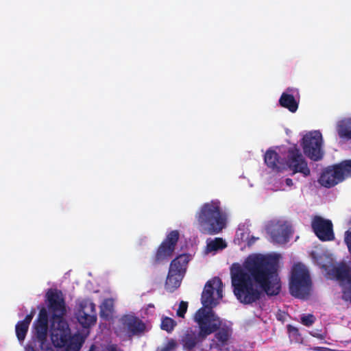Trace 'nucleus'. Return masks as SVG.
<instances>
[{
	"label": "nucleus",
	"instance_id": "obj_1",
	"mask_svg": "<svg viewBox=\"0 0 351 351\" xmlns=\"http://www.w3.org/2000/svg\"><path fill=\"white\" fill-rule=\"evenodd\" d=\"M278 267V256L276 254H254L241 265H232L231 282L237 299L243 304H252L259 300L263 293L277 295L281 289Z\"/></svg>",
	"mask_w": 351,
	"mask_h": 351
},
{
	"label": "nucleus",
	"instance_id": "obj_2",
	"mask_svg": "<svg viewBox=\"0 0 351 351\" xmlns=\"http://www.w3.org/2000/svg\"><path fill=\"white\" fill-rule=\"evenodd\" d=\"M47 308L51 313V340L56 348L68 346L71 341L69 324L64 319L66 310L64 299L60 291L49 289L46 293Z\"/></svg>",
	"mask_w": 351,
	"mask_h": 351
},
{
	"label": "nucleus",
	"instance_id": "obj_3",
	"mask_svg": "<svg viewBox=\"0 0 351 351\" xmlns=\"http://www.w3.org/2000/svg\"><path fill=\"white\" fill-rule=\"evenodd\" d=\"M194 319L199 326V332L192 328H188L180 340L184 350L188 351L193 350L208 335L215 332L221 325L220 318L213 311H206L204 308L197 311Z\"/></svg>",
	"mask_w": 351,
	"mask_h": 351
},
{
	"label": "nucleus",
	"instance_id": "obj_4",
	"mask_svg": "<svg viewBox=\"0 0 351 351\" xmlns=\"http://www.w3.org/2000/svg\"><path fill=\"white\" fill-rule=\"evenodd\" d=\"M195 217L200 231L204 234H218L226 226V215L217 199L204 203L196 213Z\"/></svg>",
	"mask_w": 351,
	"mask_h": 351
},
{
	"label": "nucleus",
	"instance_id": "obj_5",
	"mask_svg": "<svg viewBox=\"0 0 351 351\" xmlns=\"http://www.w3.org/2000/svg\"><path fill=\"white\" fill-rule=\"evenodd\" d=\"M348 178H351V159L328 166L322 171L318 181L322 186L329 189Z\"/></svg>",
	"mask_w": 351,
	"mask_h": 351
},
{
	"label": "nucleus",
	"instance_id": "obj_6",
	"mask_svg": "<svg viewBox=\"0 0 351 351\" xmlns=\"http://www.w3.org/2000/svg\"><path fill=\"white\" fill-rule=\"evenodd\" d=\"M311 280L307 268L301 263L295 264L291 269L289 282L290 293L298 298H304L309 294Z\"/></svg>",
	"mask_w": 351,
	"mask_h": 351
},
{
	"label": "nucleus",
	"instance_id": "obj_7",
	"mask_svg": "<svg viewBox=\"0 0 351 351\" xmlns=\"http://www.w3.org/2000/svg\"><path fill=\"white\" fill-rule=\"evenodd\" d=\"M223 282L219 277H214L205 285L202 293L201 302L204 308L206 311H213L212 308L218 303V300L223 297Z\"/></svg>",
	"mask_w": 351,
	"mask_h": 351
},
{
	"label": "nucleus",
	"instance_id": "obj_8",
	"mask_svg": "<svg viewBox=\"0 0 351 351\" xmlns=\"http://www.w3.org/2000/svg\"><path fill=\"white\" fill-rule=\"evenodd\" d=\"M179 237L178 230H172L167 235L151 259L152 266H156L163 261H168L173 256Z\"/></svg>",
	"mask_w": 351,
	"mask_h": 351
},
{
	"label": "nucleus",
	"instance_id": "obj_9",
	"mask_svg": "<svg viewBox=\"0 0 351 351\" xmlns=\"http://www.w3.org/2000/svg\"><path fill=\"white\" fill-rule=\"evenodd\" d=\"M322 136L318 131L311 132L302 138V147L304 154L313 161H319L324 156L322 149Z\"/></svg>",
	"mask_w": 351,
	"mask_h": 351
},
{
	"label": "nucleus",
	"instance_id": "obj_10",
	"mask_svg": "<svg viewBox=\"0 0 351 351\" xmlns=\"http://www.w3.org/2000/svg\"><path fill=\"white\" fill-rule=\"evenodd\" d=\"M287 165L293 173H300L305 177L311 174L306 160L300 150L296 147H291L288 150Z\"/></svg>",
	"mask_w": 351,
	"mask_h": 351
},
{
	"label": "nucleus",
	"instance_id": "obj_11",
	"mask_svg": "<svg viewBox=\"0 0 351 351\" xmlns=\"http://www.w3.org/2000/svg\"><path fill=\"white\" fill-rule=\"evenodd\" d=\"M311 226L319 240L327 241L335 239L332 223L330 220L315 216L312 221Z\"/></svg>",
	"mask_w": 351,
	"mask_h": 351
},
{
	"label": "nucleus",
	"instance_id": "obj_12",
	"mask_svg": "<svg viewBox=\"0 0 351 351\" xmlns=\"http://www.w3.org/2000/svg\"><path fill=\"white\" fill-rule=\"evenodd\" d=\"M123 328L129 337L140 336L146 330L145 324L138 317L133 314H127L121 318Z\"/></svg>",
	"mask_w": 351,
	"mask_h": 351
},
{
	"label": "nucleus",
	"instance_id": "obj_13",
	"mask_svg": "<svg viewBox=\"0 0 351 351\" xmlns=\"http://www.w3.org/2000/svg\"><path fill=\"white\" fill-rule=\"evenodd\" d=\"M34 328L38 341L41 344L45 343L49 330V315L46 308L40 309L38 317L34 322Z\"/></svg>",
	"mask_w": 351,
	"mask_h": 351
},
{
	"label": "nucleus",
	"instance_id": "obj_14",
	"mask_svg": "<svg viewBox=\"0 0 351 351\" xmlns=\"http://www.w3.org/2000/svg\"><path fill=\"white\" fill-rule=\"evenodd\" d=\"M269 232L273 241L277 243H285L289 240L291 229L288 226L280 224L269 229Z\"/></svg>",
	"mask_w": 351,
	"mask_h": 351
},
{
	"label": "nucleus",
	"instance_id": "obj_15",
	"mask_svg": "<svg viewBox=\"0 0 351 351\" xmlns=\"http://www.w3.org/2000/svg\"><path fill=\"white\" fill-rule=\"evenodd\" d=\"M264 160L266 165L273 170L280 171L285 169L284 160L274 150L268 149L265 154Z\"/></svg>",
	"mask_w": 351,
	"mask_h": 351
},
{
	"label": "nucleus",
	"instance_id": "obj_16",
	"mask_svg": "<svg viewBox=\"0 0 351 351\" xmlns=\"http://www.w3.org/2000/svg\"><path fill=\"white\" fill-rule=\"evenodd\" d=\"M332 274L340 282L351 281V263H341L332 269Z\"/></svg>",
	"mask_w": 351,
	"mask_h": 351
},
{
	"label": "nucleus",
	"instance_id": "obj_17",
	"mask_svg": "<svg viewBox=\"0 0 351 351\" xmlns=\"http://www.w3.org/2000/svg\"><path fill=\"white\" fill-rule=\"evenodd\" d=\"M35 309H32L29 314L27 315L25 319L19 321L15 327L16 335L19 341H23L28 331L29 326L35 315Z\"/></svg>",
	"mask_w": 351,
	"mask_h": 351
},
{
	"label": "nucleus",
	"instance_id": "obj_18",
	"mask_svg": "<svg viewBox=\"0 0 351 351\" xmlns=\"http://www.w3.org/2000/svg\"><path fill=\"white\" fill-rule=\"evenodd\" d=\"M189 261V256L186 254H182L174 258L170 264L169 271H171L172 266L175 270V274L182 276L186 271L187 264Z\"/></svg>",
	"mask_w": 351,
	"mask_h": 351
},
{
	"label": "nucleus",
	"instance_id": "obj_19",
	"mask_svg": "<svg viewBox=\"0 0 351 351\" xmlns=\"http://www.w3.org/2000/svg\"><path fill=\"white\" fill-rule=\"evenodd\" d=\"M336 130L340 138L351 140V118H345L339 121L337 124Z\"/></svg>",
	"mask_w": 351,
	"mask_h": 351
},
{
	"label": "nucleus",
	"instance_id": "obj_20",
	"mask_svg": "<svg viewBox=\"0 0 351 351\" xmlns=\"http://www.w3.org/2000/svg\"><path fill=\"white\" fill-rule=\"evenodd\" d=\"M172 268H173V266ZM174 272L175 270L173 269L169 271L165 285V289L169 293H173L176 290L181 283L182 276L176 274Z\"/></svg>",
	"mask_w": 351,
	"mask_h": 351
},
{
	"label": "nucleus",
	"instance_id": "obj_21",
	"mask_svg": "<svg viewBox=\"0 0 351 351\" xmlns=\"http://www.w3.org/2000/svg\"><path fill=\"white\" fill-rule=\"evenodd\" d=\"M280 105L288 109L291 112H295L298 108V102L295 100L293 95L283 93L279 99Z\"/></svg>",
	"mask_w": 351,
	"mask_h": 351
},
{
	"label": "nucleus",
	"instance_id": "obj_22",
	"mask_svg": "<svg viewBox=\"0 0 351 351\" xmlns=\"http://www.w3.org/2000/svg\"><path fill=\"white\" fill-rule=\"evenodd\" d=\"M100 316L108 319L113 313L114 301L112 298L105 299L100 305Z\"/></svg>",
	"mask_w": 351,
	"mask_h": 351
},
{
	"label": "nucleus",
	"instance_id": "obj_23",
	"mask_svg": "<svg viewBox=\"0 0 351 351\" xmlns=\"http://www.w3.org/2000/svg\"><path fill=\"white\" fill-rule=\"evenodd\" d=\"M215 338L217 345L223 346L226 345L231 335V331L228 328H219L216 331Z\"/></svg>",
	"mask_w": 351,
	"mask_h": 351
},
{
	"label": "nucleus",
	"instance_id": "obj_24",
	"mask_svg": "<svg viewBox=\"0 0 351 351\" xmlns=\"http://www.w3.org/2000/svg\"><path fill=\"white\" fill-rule=\"evenodd\" d=\"M85 305L80 304L75 312V317L79 323L84 328H88V313L84 311Z\"/></svg>",
	"mask_w": 351,
	"mask_h": 351
},
{
	"label": "nucleus",
	"instance_id": "obj_25",
	"mask_svg": "<svg viewBox=\"0 0 351 351\" xmlns=\"http://www.w3.org/2000/svg\"><path fill=\"white\" fill-rule=\"evenodd\" d=\"M206 247L208 252L217 251L225 248L226 243L221 238H215L208 242Z\"/></svg>",
	"mask_w": 351,
	"mask_h": 351
},
{
	"label": "nucleus",
	"instance_id": "obj_26",
	"mask_svg": "<svg viewBox=\"0 0 351 351\" xmlns=\"http://www.w3.org/2000/svg\"><path fill=\"white\" fill-rule=\"evenodd\" d=\"M340 286L341 287L342 300L351 304V281L341 282Z\"/></svg>",
	"mask_w": 351,
	"mask_h": 351
},
{
	"label": "nucleus",
	"instance_id": "obj_27",
	"mask_svg": "<svg viewBox=\"0 0 351 351\" xmlns=\"http://www.w3.org/2000/svg\"><path fill=\"white\" fill-rule=\"evenodd\" d=\"M176 325V322L169 317L162 318L161 322L162 330H166L168 332H171Z\"/></svg>",
	"mask_w": 351,
	"mask_h": 351
},
{
	"label": "nucleus",
	"instance_id": "obj_28",
	"mask_svg": "<svg viewBox=\"0 0 351 351\" xmlns=\"http://www.w3.org/2000/svg\"><path fill=\"white\" fill-rule=\"evenodd\" d=\"M315 321V317L312 314L303 315L301 317V323L306 326H312Z\"/></svg>",
	"mask_w": 351,
	"mask_h": 351
},
{
	"label": "nucleus",
	"instance_id": "obj_29",
	"mask_svg": "<svg viewBox=\"0 0 351 351\" xmlns=\"http://www.w3.org/2000/svg\"><path fill=\"white\" fill-rule=\"evenodd\" d=\"M188 302L182 301L179 304V307L177 310L176 314L180 317H184V315L187 311Z\"/></svg>",
	"mask_w": 351,
	"mask_h": 351
},
{
	"label": "nucleus",
	"instance_id": "obj_30",
	"mask_svg": "<svg viewBox=\"0 0 351 351\" xmlns=\"http://www.w3.org/2000/svg\"><path fill=\"white\" fill-rule=\"evenodd\" d=\"M177 347V342L176 340L171 339L167 344L161 348L160 351H173Z\"/></svg>",
	"mask_w": 351,
	"mask_h": 351
},
{
	"label": "nucleus",
	"instance_id": "obj_31",
	"mask_svg": "<svg viewBox=\"0 0 351 351\" xmlns=\"http://www.w3.org/2000/svg\"><path fill=\"white\" fill-rule=\"evenodd\" d=\"M344 241L348 247V252L351 254V227L345 232Z\"/></svg>",
	"mask_w": 351,
	"mask_h": 351
},
{
	"label": "nucleus",
	"instance_id": "obj_32",
	"mask_svg": "<svg viewBox=\"0 0 351 351\" xmlns=\"http://www.w3.org/2000/svg\"><path fill=\"white\" fill-rule=\"evenodd\" d=\"M97 322V318L95 316L89 315V327L91 325H94Z\"/></svg>",
	"mask_w": 351,
	"mask_h": 351
},
{
	"label": "nucleus",
	"instance_id": "obj_33",
	"mask_svg": "<svg viewBox=\"0 0 351 351\" xmlns=\"http://www.w3.org/2000/svg\"><path fill=\"white\" fill-rule=\"evenodd\" d=\"M285 183L289 186H291L293 184V180L291 178H286L285 179Z\"/></svg>",
	"mask_w": 351,
	"mask_h": 351
},
{
	"label": "nucleus",
	"instance_id": "obj_34",
	"mask_svg": "<svg viewBox=\"0 0 351 351\" xmlns=\"http://www.w3.org/2000/svg\"><path fill=\"white\" fill-rule=\"evenodd\" d=\"M287 329H288L289 332H297L298 331V329L291 325H288Z\"/></svg>",
	"mask_w": 351,
	"mask_h": 351
},
{
	"label": "nucleus",
	"instance_id": "obj_35",
	"mask_svg": "<svg viewBox=\"0 0 351 351\" xmlns=\"http://www.w3.org/2000/svg\"><path fill=\"white\" fill-rule=\"evenodd\" d=\"M315 350L317 351H327V350H328V348H324V347H317Z\"/></svg>",
	"mask_w": 351,
	"mask_h": 351
},
{
	"label": "nucleus",
	"instance_id": "obj_36",
	"mask_svg": "<svg viewBox=\"0 0 351 351\" xmlns=\"http://www.w3.org/2000/svg\"><path fill=\"white\" fill-rule=\"evenodd\" d=\"M90 306H91L92 309H93L95 308V304H94L91 303Z\"/></svg>",
	"mask_w": 351,
	"mask_h": 351
},
{
	"label": "nucleus",
	"instance_id": "obj_37",
	"mask_svg": "<svg viewBox=\"0 0 351 351\" xmlns=\"http://www.w3.org/2000/svg\"><path fill=\"white\" fill-rule=\"evenodd\" d=\"M256 239H255L254 237H252V241H255Z\"/></svg>",
	"mask_w": 351,
	"mask_h": 351
}]
</instances>
